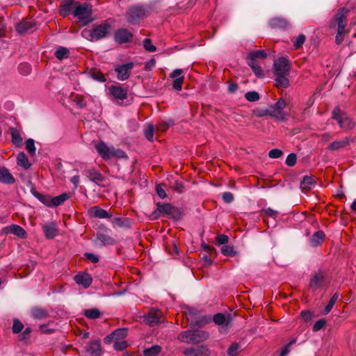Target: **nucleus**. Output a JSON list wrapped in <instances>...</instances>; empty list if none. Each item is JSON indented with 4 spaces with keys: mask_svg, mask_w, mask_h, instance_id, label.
Masks as SVG:
<instances>
[{
    "mask_svg": "<svg viewBox=\"0 0 356 356\" xmlns=\"http://www.w3.org/2000/svg\"><path fill=\"white\" fill-rule=\"evenodd\" d=\"M268 115L275 118L279 121L286 120L284 113H280L279 110L275 106V105H270L267 107Z\"/></svg>",
    "mask_w": 356,
    "mask_h": 356,
    "instance_id": "c85d7f7f",
    "label": "nucleus"
},
{
    "mask_svg": "<svg viewBox=\"0 0 356 356\" xmlns=\"http://www.w3.org/2000/svg\"><path fill=\"white\" fill-rule=\"evenodd\" d=\"M0 182L5 184H13L15 183V177L5 167H0Z\"/></svg>",
    "mask_w": 356,
    "mask_h": 356,
    "instance_id": "a211bd4d",
    "label": "nucleus"
},
{
    "mask_svg": "<svg viewBox=\"0 0 356 356\" xmlns=\"http://www.w3.org/2000/svg\"><path fill=\"white\" fill-rule=\"evenodd\" d=\"M70 198V195L66 193H62L56 197H51V203L52 207H58L62 204L65 201Z\"/></svg>",
    "mask_w": 356,
    "mask_h": 356,
    "instance_id": "e433bc0d",
    "label": "nucleus"
},
{
    "mask_svg": "<svg viewBox=\"0 0 356 356\" xmlns=\"http://www.w3.org/2000/svg\"><path fill=\"white\" fill-rule=\"evenodd\" d=\"M31 66L28 63H21L18 66L19 72L24 76H26V75L29 74L31 72Z\"/></svg>",
    "mask_w": 356,
    "mask_h": 356,
    "instance_id": "603ef678",
    "label": "nucleus"
},
{
    "mask_svg": "<svg viewBox=\"0 0 356 356\" xmlns=\"http://www.w3.org/2000/svg\"><path fill=\"white\" fill-rule=\"evenodd\" d=\"M134 67L133 63H128L115 67V72L118 74V79L120 81H125L129 79L131 71Z\"/></svg>",
    "mask_w": 356,
    "mask_h": 356,
    "instance_id": "9d476101",
    "label": "nucleus"
},
{
    "mask_svg": "<svg viewBox=\"0 0 356 356\" xmlns=\"http://www.w3.org/2000/svg\"><path fill=\"white\" fill-rule=\"evenodd\" d=\"M184 76H181L180 77H178L177 79H174L173 83H172V87L175 90L177 91H180L182 89V84L184 82Z\"/></svg>",
    "mask_w": 356,
    "mask_h": 356,
    "instance_id": "6e6d98bb",
    "label": "nucleus"
},
{
    "mask_svg": "<svg viewBox=\"0 0 356 356\" xmlns=\"http://www.w3.org/2000/svg\"><path fill=\"white\" fill-rule=\"evenodd\" d=\"M325 279L326 273L319 270L311 277L309 286L314 290L320 289L324 286Z\"/></svg>",
    "mask_w": 356,
    "mask_h": 356,
    "instance_id": "6e6552de",
    "label": "nucleus"
},
{
    "mask_svg": "<svg viewBox=\"0 0 356 356\" xmlns=\"http://www.w3.org/2000/svg\"><path fill=\"white\" fill-rule=\"evenodd\" d=\"M240 349L239 343L235 342L232 343V345L227 349V355L228 356H237L238 354V350Z\"/></svg>",
    "mask_w": 356,
    "mask_h": 356,
    "instance_id": "8fccbe9b",
    "label": "nucleus"
},
{
    "mask_svg": "<svg viewBox=\"0 0 356 356\" xmlns=\"http://www.w3.org/2000/svg\"><path fill=\"white\" fill-rule=\"evenodd\" d=\"M35 25V22L24 19L16 24L15 29L19 33L22 34L33 29Z\"/></svg>",
    "mask_w": 356,
    "mask_h": 356,
    "instance_id": "f3484780",
    "label": "nucleus"
},
{
    "mask_svg": "<svg viewBox=\"0 0 356 356\" xmlns=\"http://www.w3.org/2000/svg\"><path fill=\"white\" fill-rule=\"evenodd\" d=\"M349 13V10L346 8H341L338 10L334 15L333 22L337 25V29L345 30L347 24V16Z\"/></svg>",
    "mask_w": 356,
    "mask_h": 356,
    "instance_id": "1a4fd4ad",
    "label": "nucleus"
},
{
    "mask_svg": "<svg viewBox=\"0 0 356 356\" xmlns=\"http://www.w3.org/2000/svg\"><path fill=\"white\" fill-rule=\"evenodd\" d=\"M221 252L225 256L234 257L236 254V252L232 245H225L221 248Z\"/></svg>",
    "mask_w": 356,
    "mask_h": 356,
    "instance_id": "09e8293b",
    "label": "nucleus"
},
{
    "mask_svg": "<svg viewBox=\"0 0 356 356\" xmlns=\"http://www.w3.org/2000/svg\"><path fill=\"white\" fill-rule=\"evenodd\" d=\"M305 35L304 34H299L293 42V47L296 49L300 48L305 41Z\"/></svg>",
    "mask_w": 356,
    "mask_h": 356,
    "instance_id": "13d9d810",
    "label": "nucleus"
},
{
    "mask_svg": "<svg viewBox=\"0 0 356 356\" xmlns=\"http://www.w3.org/2000/svg\"><path fill=\"white\" fill-rule=\"evenodd\" d=\"M269 24L273 29H284L289 26V22L283 17H274L269 22Z\"/></svg>",
    "mask_w": 356,
    "mask_h": 356,
    "instance_id": "5701e85b",
    "label": "nucleus"
},
{
    "mask_svg": "<svg viewBox=\"0 0 356 356\" xmlns=\"http://www.w3.org/2000/svg\"><path fill=\"white\" fill-rule=\"evenodd\" d=\"M161 312L159 310H151L145 316V321L150 325L158 324L160 322Z\"/></svg>",
    "mask_w": 356,
    "mask_h": 356,
    "instance_id": "4be33fe9",
    "label": "nucleus"
},
{
    "mask_svg": "<svg viewBox=\"0 0 356 356\" xmlns=\"http://www.w3.org/2000/svg\"><path fill=\"white\" fill-rule=\"evenodd\" d=\"M291 67L289 60L284 57L279 58L274 62L275 74H289Z\"/></svg>",
    "mask_w": 356,
    "mask_h": 356,
    "instance_id": "0eeeda50",
    "label": "nucleus"
},
{
    "mask_svg": "<svg viewBox=\"0 0 356 356\" xmlns=\"http://www.w3.org/2000/svg\"><path fill=\"white\" fill-rule=\"evenodd\" d=\"M111 26L106 21L100 24H94L90 29H84L81 35L90 42L100 40L111 33Z\"/></svg>",
    "mask_w": 356,
    "mask_h": 356,
    "instance_id": "f257e3e1",
    "label": "nucleus"
},
{
    "mask_svg": "<svg viewBox=\"0 0 356 356\" xmlns=\"http://www.w3.org/2000/svg\"><path fill=\"white\" fill-rule=\"evenodd\" d=\"M154 131V124H147V127L144 130V135L148 140L153 141Z\"/></svg>",
    "mask_w": 356,
    "mask_h": 356,
    "instance_id": "de8ad7c7",
    "label": "nucleus"
},
{
    "mask_svg": "<svg viewBox=\"0 0 356 356\" xmlns=\"http://www.w3.org/2000/svg\"><path fill=\"white\" fill-rule=\"evenodd\" d=\"M24 328V325L18 319H15L13 321V332L15 334L20 332Z\"/></svg>",
    "mask_w": 356,
    "mask_h": 356,
    "instance_id": "680f3d73",
    "label": "nucleus"
},
{
    "mask_svg": "<svg viewBox=\"0 0 356 356\" xmlns=\"http://www.w3.org/2000/svg\"><path fill=\"white\" fill-rule=\"evenodd\" d=\"M229 238L225 234H218L216 237V245H225L228 242Z\"/></svg>",
    "mask_w": 356,
    "mask_h": 356,
    "instance_id": "0e129e2a",
    "label": "nucleus"
},
{
    "mask_svg": "<svg viewBox=\"0 0 356 356\" xmlns=\"http://www.w3.org/2000/svg\"><path fill=\"white\" fill-rule=\"evenodd\" d=\"M339 294L338 293H337V292L333 294V296L330 298L328 304L327 305V306L324 309V311H323V314H327L331 311V309L333 307L334 305L335 304V302H337V299L339 298Z\"/></svg>",
    "mask_w": 356,
    "mask_h": 356,
    "instance_id": "37998d69",
    "label": "nucleus"
},
{
    "mask_svg": "<svg viewBox=\"0 0 356 356\" xmlns=\"http://www.w3.org/2000/svg\"><path fill=\"white\" fill-rule=\"evenodd\" d=\"M31 191L33 195L42 203H43L45 206L48 207H51V197L50 195L41 194L40 193L35 191L34 188H32Z\"/></svg>",
    "mask_w": 356,
    "mask_h": 356,
    "instance_id": "c756f323",
    "label": "nucleus"
},
{
    "mask_svg": "<svg viewBox=\"0 0 356 356\" xmlns=\"http://www.w3.org/2000/svg\"><path fill=\"white\" fill-rule=\"evenodd\" d=\"M7 234L10 233L17 236L19 238H24L26 235L25 230L17 225H12L5 228Z\"/></svg>",
    "mask_w": 356,
    "mask_h": 356,
    "instance_id": "393cba45",
    "label": "nucleus"
},
{
    "mask_svg": "<svg viewBox=\"0 0 356 356\" xmlns=\"http://www.w3.org/2000/svg\"><path fill=\"white\" fill-rule=\"evenodd\" d=\"M86 351L91 356H100L102 353L100 341L95 340L90 342L86 347Z\"/></svg>",
    "mask_w": 356,
    "mask_h": 356,
    "instance_id": "dca6fc26",
    "label": "nucleus"
},
{
    "mask_svg": "<svg viewBox=\"0 0 356 356\" xmlns=\"http://www.w3.org/2000/svg\"><path fill=\"white\" fill-rule=\"evenodd\" d=\"M90 215L92 217L98 218H111L112 214L106 211V210L100 208L98 206H95L90 208L89 211Z\"/></svg>",
    "mask_w": 356,
    "mask_h": 356,
    "instance_id": "aec40b11",
    "label": "nucleus"
},
{
    "mask_svg": "<svg viewBox=\"0 0 356 356\" xmlns=\"http://www.w3.org/2000/svg\"><path fill=\"white\" fill-rule=\"evenodd\" d=\"M26 149L31 155L35 154V147L34 140L29 138L26 141Z\"/></svg>",
    "mask_w": 356,
    "mask_h": 356,
    "instance_id": "864d4df0",
    "label": "nucleus"
},
{
    "mask_svg": "<svg viewBox=\"0 0 356 356\" xmlns=\"http://www.w3.org/2000/svg\"><path fill=\"white\" fill-rule=\"evenodd\" d=\"M348 144H349L348 138H345L342 140H335V141L332 142L328 146V149L332 150V151L337 150L341 147H346Z\"/></svg>",
    "mask_w": 356,
    "mask_h": 356,
    "instance_id": "473e14b6",
    "label": "nucleus"
},
{
    "mask_svg": "<svg viewBox=\"0 0 356 356\" xmlns=\"http://www.w3.org/2000/svg\"><path fill=\"white\" fill-rule=\"evenodd\" d=\"M111 222L114 226L120 227H129L131 225L130 220L127 218H114Z\"/></svg>",
    "mask_w": 356,
    "mask_h": 356,
    "instance_id": "4c0bfd02",
    "label": "nucleus"
},
{
    "mask_svg": "<svg viewBox=\"0 0 356 356\" xmlns=\"http://www.w3.org/2000/svg\"><path fill=\"white\" fill-rule=\"evenodd\" d=\"M86 317L90 319H97L101 316L100 311L97 308L86 309L83 312Z\"/></svg>",
    "mask_w": 356,
    "mask_h": 356,
    "instance_id": "a19ab883",
    "label": "nucleus"
},
{
    "mask_svg": "<svg viewBox=\"0 0 356 356\" xmlns=\"http://www.w3.org/2000/svg\"><path fill=\"white\" fill-rule=\"evenodd\" d=\"M169 216L175 220H179L182 217V213L178 208L172 207Z\"/></svg>",
    "mask_w": 356,
    "mask_h": 356,
    "instance_id": "4d7b16f0",
    "label": "nucleus"
},
{
    "mask_svg": "<svg viewBox=\"0 0 356 356\" xmlns=\"http://www.w3.org/2000/svg\"><path fill=\"white\" fill-rule=\"evenodd\" d=\"M85 174L90 181L99 186L101 185V183L105 181L104 176L99 170L95 168L86 170Z\"/></svg>",
    "mask_w": 356,
    "mask_h": 356,
    "instance_id": "4468645a",
    "label": "nucleus"
},
{
    "mask_svg": "<svg viewBox=\"0 0 356 356\" xmlns=\"http://www.w3.org/2000/svg\"><path fill=\"white\" fill-rule=\"evenodd\" d=\"M211 321L210 316H202L191 319V325L197 327H203Z\"/></svg>",
    "mask_w": 356,
    "mask_h": 356,
    "instance_id": "bb28decb",
    "label": "nucleus"
},
{
    "mask_svg": "<svg viewBox=\"0 0 356 356\" xmlns=\"http://www.w3.org/2000/svg\"><path fill=\"white\" fill-rule=\"evenodd\" d=\"M91 76L92 79L99 82H104L106 81L104 75L99 71H93L91 72Z\"/></svg>",
    "mask_w": 356,
    "mask_h": 356,
    "instance_id": "69168bd1",
    "label": "nucleus"
},
{
    "mask_svg": "<svg viewBox=\"0 0 356 356\" xmlns=\"http://www.w3.org/2000/svg\"><path fill=\"white\" fill-rule=\"evenodd\" d=\"M325 235L324 232L319 230L315 232L309 239V243L312 246L316 247L322 244L325 239Z\"/></svg>",
    "mask_w": 356,
    "mask_h": 356,
    "instance_id": "a878e982",
    "label": "nucleus"
},
{
    "mask_svg": "<svg viewBox=\"0 0 356 356\" xmlns=\"http://www.w3.org/2000/svg\"><path fill=\"white\" fill-rule=\"evenodd\" d=\"M17 163L24 169H28L31 166L28 157L24 152L18 154L17 156Z\"/></svg>",
    "mask_w": 356,
    "mask_h": 356,
    "instance_id": "c9c22d12",
    "label": "nucleus"
},
{
    "mask_svg": "<svg viewBox=\"0 0 356 356\" xmlns=\"http://www.w3.org/2000/svg\"><path fill=\"white\" fill-rule=\"evenodd\" d=\"M245 99L249 102H256L259 99V94L256 91L248 92L245 95Z\"/></svg>",
    "mask_w": 356,
    "mask_h": 356,
    "instance_id": "5fc2aeb1",
    "label": "nucleus"
},
{
    "mask_svg": "<svg viewBox=\"0 0 356 356\" xmlns=\"http://www.w3.org/2000/svg\"><path fill=\"white\" fill-rule=\"evenodd\" d=\"M282 154V151L279 149H273L268 152V156L272 159L280 158Z\"/></svg>",
    "mask_w": 356,
    "mask_h": 356,
    "instance_id": "338daca9",
    "label": "nucleus"
},
{
    "mask_svg": "<svg viewBox=\"0 0 356 356\" xmlns=\"http://www.w3.org/2000/svg\"><path fill=\"white\" fill-rule=\"evenodd\" d=\"M44 234L47 238H54L58 233V229L55 222H50L42 226Z\"/></svg>",
    "mask_w": 356,
    "mask_h": 356,
    "instance_id": "6ab92c4d",
    "label": "nucleus"
},
{
    "mask_svg": "<svg viewBox=\"0 0 356 356\" xmlns=\"http://www.w3.org/2000/svg\"><path fill=\"white\" fill-rule=\"evenodd\" d=\"M332 117L337 121L339 127L346 130H350L355 127V122L348 116V115L343 112L339 106H335L332 112Z\"/></svg>",
    "mask_w": 356,
    "mask_h": 356,
    "instance_id": "39448f33",
    "label": "nucleus"
},
{
    "mask_svg": "<svg viewBox=\"0 0 356 356\" xmlns=\"http://www.w3.org/2000/svg\"><path fill=\"white\" fill-rule=\"evenodd\" d=\"M109 94L117 100H124L128 97V90L119 85H112L108 88Z\"/></svg>",
    "mask_w": 356,
    "mask_h": 356,
    "instance_id": "9b49d317",
    "label": "nucleus"
},
{
    "mask_svg": "<svg viewBox=\"0 0 356 356\" xmlns=\"http://www.w3.org/2000/svg\"><path fill=\"white\" fill-rule=\"evenodd\" d=\"M209 336V333L206 330H188L180 332L177 339L183 343L196 344L207 341Z\"/></svg>",
    "mask_w": 356,
    "mask_h": 356,
    "instance_id": "f03ea898",
    "label": "nucleus"
},
{
    "mask_svg": "<svg viewBox=\"0 0 356 356\" xmlns=\"http://www.w3.org/2000/svg\"><path fill=\"white\" fill-rule=\"evenodd\" d=\"M325 324L326 321L323 318L317 321L313 326V331L317 332L320 330L325 325Z\"/></svg>",
    "mask_w": 356,
    "mask_h": 356,
    "instance_id": "774afa93",
    "label": "nucleus"
},
{
    "mask_svg": "<svg viewBox=\"0 0 356 356\" xmlns=\"http://www.w3.org/2000/svg\"><path fill=\"white\" fill-rule=\"evenodd\" d=\"M184 356H210L211 350L206 345L189 347L183 351Z\"/></svg>",
    "mask_w": 356,
    "mask_h": 356,
    "instance_id": "423d86ee",
    "label": "nucleus"
},
{
    "mask_svg": "<svg viewBox=\"0 0 356 356\" xmlns=\"http://www.w3.org/2000/svg\"><path fill=\"white\" fill-rule=\"evenodd\" d=\"M315 181L312 176H305L300 182V188L302 191H307L315 186Z\"/></svg>",
    "mask_w": 356,
    "mask_h": 356,
    "instance_id": "7c9ffc66",
    "label": "nucleus"
},
{
    "mask_svg": "<svg viewBox=\"0 0 356 356\" xmlns=\"http://www.w3.org/2000/svg\"><path fill=\"white\" fill-rule=\"evenodd\" d=\"M174 124L172 120H170L168 122H161L156 124V129L160 131H165L170 127Z\"/></svg>",
    "mask_w": 356,
    "mask_h": 356,
    "instance_id": "3c124183",
    "label": "nucleus"
},
{
    "mask_svg": "<svg viewBox=\"0 0 356 356\" xmlns=\"http://www.w3.org/2000/svg\"><path fill=\"white\" fill-rule=\"evenodd\" d=\"M213 322L217 325H222L225 323L227 328L229 327L230 323L229 318L226 320L225 316L222 313H218L213 317Z\"/></svg>",
    "mask_w": 356,
    "mask_h": 356,
    "instance_id": "ea45409f",
    "label": "nucleus"
},
{
    "mask_svg": "<svg viewBox=\"0 0 356 356\" xmlns=\"http://www.w3.org/2000/svg\"><path fill=\"white\" fill-rule=\"evenodd\" d=\"M259 213H260V216L262 217L266 216L273 218L274 219H275L278 216V211H277L270 207L261 209L259 211Z\"/></svg>",
    "mask_w": 356,
    "mask_h": 356,
    "instance_id": "c03bdc74",
    "label": "nucleus"
},
{
    "mask_svg": "<svg viewBox=\"0 0 356 356\" xmlns=\"http://www.w3.org/2000/svg\"><path fill=\"white\" fill-rule=\"evenodd\" d=\"M143 47L146 51L149 52H154L156 51V47L153 45L152 41L149 38H145L143 40Z\"/></svg>",
    "mask_w": 356,
    "mask_h": 356,
    "instance_id": "bf43d9fd",
    "label": "nucleus"
},
{
    "mask_svg": "<svg viewBox=\"0 0 356 356\" xmlns=\"http://www.w3.org/2000/svg\"><path fill=\"white\" fill-rule=\"evenodd\" d=\"M96 239L102 245H114L116 242L113 237L103 233H97Z\"/></svg>",
    "mask_w": 356,
    "mask_h": 356,
    "instance_id": "cd10ccee",
    "label": "nucleus"
},
{
    "mask_svg": "<svg viewBox=\"0 0 356 356\" xmlns=\"http://www.w3.org/2000/svg\"><path fill=\"white\" fill-rule=\"evenodd\" d=\"M95 149L98 154L104 159L108 160L112 157L113 147H108L103 141L95 145Z\"/></svg>",
    "mask_w": 356,
    "mask_h": 356,
    "instance_id": "f8f14e48",
    "label": "nucleus"
},
{
    "mask_svg": "<svg viewBox=\"0 0 356 356\" xmlns=\"http://www.w3.org/2000/svg\"><path fill=\"white\" fill-rule=\"evenodd\" d=\"M267 54L264 50L252 51L248 54V59L256 60L266 58Z\"/></svg>",
    "mask_w": 356,
    "mask_h": 356,
    "instance_id": "79ce46f5",
    "label": "nucleus"
},
{
    "mask_svg": "<svg viewBox=\"0 0 356 356\" xmlns=\"http://www.w3.org/2000/svg\"><path fill=\"white\" fill-rule=\"evenodd\" d=\"M73 15L76 17L83 26L87 25L91 22L93 19L92 17V6L89 3H81L75 6Z\"/></svg>",
    "mask_w": 356,
    "mask_h": 356,
    "instance_id": "20e7f679",
    "label": "nucleus"
},
{
    "mask_svg": "<svg viewBox=\"0 0 356 356\" xmlns=\"http://www.w3.org/2000/svg\"><path fill=\"white\" fill-rule=\"evenodd\" d=\"M132 37V33L126 29H120L115 34V39L120 44L129 42Z\"/></svg>",
    "mask_w": 356,
    "mask_h": 356,
    "instance_id": "2eb2a0df",
    "label": "nucleus"
},
{
    "mask_svg": "<svg viewBox=\"0 0 356 356\" xmlns=\"http://www.w3.org/2000/svg\"><path fill=\"white\" fill-rule=\"evenodd\" d=\"M128 330L127 328H118L113 332L115 341L120 340L127 337Z\"/></svg>",
    "mask_w": 356,
    "mask_h": 356,
    "instance_id": "49530a36",
    "label": "nucleus"
},
{
    "mask_svg": "<svg viewBox=\"0 0 356 356\" xmlns=\"http://www.w3.org/2000/svg\"><path fill=\"white\" fill-rule=\"evenodd\" d=\"M275 86L277 88H287L289 86V80L286 77L288 74H275Z\"/></svg>",
    "mask_w": 356,
    "mask_h": 356,
    "instance_id": "72a5a7b5",
    "label": "nucleus"
},
{
    "mask_svg": "<svg viewBox=\"0 0 356 356\" xmlns=\"http://www.w3.org/2000/svg\"><path fill=\"white\" fill-rule=\"evenodd\" d=\"M55 56L60 60L67 58L70 56V51L67 48L64 47H58L55 53Z\"/></svg>",
    "mask_w": 356,
    "mask_h": 356,
    "instance_id": "58836bf2",
    "label": "nucleus"
},
{
    "mask_svg": "<svg viewBox=\"0 0 356 356\" xmlns=\"http://www.w3.org/2000/svg\"><path fill=\"white\" fill-rule=\"evenodd\" d=\"M296 160H297L296 154L294 153H291L287 156L286 159L285 161V163L288 166L292 167V166L295 165V164L296 163Z\"/></svg>",
    "mask_w": 356,
    "mask_h": 356,
    "instance_id": "e2e57ef3",
    "label": "nucleus"
},
{
    "mask_svg": "<svg viewBox=\"0 0 356 356\" xmlns=\"http://www.w3.org/2000/svg\"><path fill=\"white\" fill-rule=\"evenodd\" d=\"M76 282L82 285L84 288H88L91 284L92 279L88 273H79L74 277Z\"/></svg>",
    "mask_w": 356,
    "mask_h": 356,
    "instance_id": "412c9836",
    "label": "nucleus"
},
{
    "mask_svg": "<svg viewBox=\"0 0 356 356\" xmlns=\"http://www.w3.org/2000/svg\"><path fill=\"white\" fill-rule=\"evenodd\" d=\"M151 11V8L148 6H130L126 14L127 21L131 24H136L140 19L147 17Z\"/></svg>",
    "mask_w": 356,
    "mask_h": 356,
    "instance_id": "7ed1b4c3",
    "label": "nucleus"
},
{
    "mask_svg": "<svg viewBox=\"0 0 356 356\" xmlns=\"http://www.w3.org/2000/svg\"><path fill=\"white\" fill-rule=\"evenodd\" d=\"M161 350V348L159 346H153L149 348L144 350L143 354L145 356H156Z\"/></svg>",
    "mask_w": 356,
    "mask_h": 356,
    "instance_id": "a18cd8bd",
    "label": "nucleus"
},
{
    "mask_svg": "<svg viewBox=\"0 0 356 356\" xmlns=\"http://www.w3.org/2000/svg\"><path fill=\"white\" fill-rule=\"evenodd\" d=\"M31 313L33 316L37 319H44L49 316L48 312L45 309L38 307H33Z\"/></svg>",
    "mask_w": 356,
    "mask_h": 356,
    "instance_id": "f704fd0d",
    "label": "nucleus"
},
{
    "mask_svg": "<svg viewBox=\"0 0 356 356\" xmlns=\"http://www.w3.org/2000/svg\"><path fill=\"white\" fill-rule=\"evenodd\" d=\"M296 339H292L289 343L281 348L280 356H286L290 352V347L296 343Z\"/></svg>",
    "mask_w": 356,
    "mask_h": 356,
    "instance_id": "052dcab7",
    "label": "nucleus"
},
{
    "mask_svg": "<svg viewBox=\"0 0 356 356\" xmlns=\"http://www.w3.org/2000/svg\"><path fill=\"white\" fill-rule=\"evenodd\" d=\"M79 2L74 0H67L60 6L59 13L63 17H66L74 13L75 6Z\"/></svg>",
    "mask_w": 356,
    "mask_h": 356,
    "instance_id": "ddd939ff",
    "label": "nucleus"
},
{
    "mask_svg": "<svg viewBox=\"0 0 356 356\" xmlns=\"http://www.w3.org/2000/svg\"><path fill=\"white\" fill-rule=\"evenodd\" d=\"M9 130L11 134L12 143L17 147H21L22 145L23 139L18 129L15 127H10Z\"/></svg>",
    "mask_w": 356,
    "mask_h": 356,
    "instance_id": "2f4dec72",
    "label": "nucleus"
},
{
    "mask_svg": "<svg viewBox=\"0 0 356 356\" xmlns=\"http://www.w3.org/2000/svg\"><path fill=\"white\" fill-rule=\"evenodd\" d=\"M156 210L152 213L153 218H158L159 215L161 213H163L168 216L170 215V213L172 211V206L170 204H156Z\"/></svg>",
    "mask_w": 356,
    "mask_h": 356,
    "instance_id": "b1692460",
    "label": "nucleus"
}]
</instances>
